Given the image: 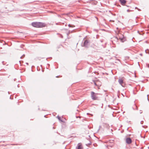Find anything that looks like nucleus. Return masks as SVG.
I'll return each mask as SVG.
<instances>
[{"label": "nucleus", "instance_id": "nucleus-16", "mask_svg": "<svg viewBox=\"0 0 149 149\" xmlns=\"http://www.w3.org/2000/svg\"><path fill=\"white\" fill-rule=\"evenodd\" d=\"M145 52L146 53H147V50H145Z\"/></svg>", "mask_w": 149, "mask_h": 149}, {"label": "nucleus", "instance_id": "nucleus-10", "mask_svg": "<svg viewBox=\"0 0 149 149\" xmlns=\"http://www.w3.org/2000/svg\"><path fill=\"white\" fill-rule=\"evenodd\" d=\"M57 117H58V119L60 121H62V120H61V118L60 117V116H57Z\"/></svg>", "mask_w": 149, "mask_h": 149}, {"label": "nucleus", "instance_id": "nucleus-4", "mask_svg": "<svg viewBox=\"0 0 149 149\" xmlns=\"http://www.w3.org/2000/svg\"><path fill=\"white\" fill-rule=\"evenodd\" d=\"M83 45V44H82ZM89 45V41L87 40H84L82 46L84 47H88Z\"/></svg>", "mask_w": 149, "mask_h": 149}, {"label": "nucleus", "instance_id": "nucleus-18", "mask_svg": "<svg viewBox=\"0 0 149 149\" xmlns=\"http://www.w3.org/2000/svg\"><path fill=\"white\" fill-rule=\"evenodd\" d=\"M142 121L141 122V124H142V123H142Z\"/></svg>", "mask_w": 149, "mask_h": 149}, {"label": "nucleus", "instance_id": "nucleus-8", "mask_svg": "<svg viewBox=\"0 0 149 149\" xmlns=\"http://www.w3.org/2000/svg\"><path fill=\"white\" fill-rule=\"evenodd\" d=\"M119 1L122 5H124L126 2L125 0H119Z\"/></svg>", "mask_w": 149, "mask_h": 149}, {"label": "nucleus", "instance_id": "nucleus-19", "mask_svg": "<svg viewBox=\"0 0 149 149\" xmlns=\"http://www.w3.org/2000/svg\"><path fill=\"white\" fill-rule=\"evenodd\" d=\"M101 127V126H100L99 127H100H100Z\"/></svg>", "mask_w": 149, "mask_h": 149}, {"label": "nucleus", "instance_id": "nucleus-9", "mask_svg": "<svg viewBox=\"0 0 149 149\" xmlns=\"http://www.w3.org/2000/svg\"><path fill=\"white\" fill-rule=\"evenodd\" d=\"M91 143L90 141H89V143L86 144L87 146H88L89 145L91 144Z\"/></svg>", "mask_w": 149, "mask_h": 149}, {"label": "nucleus", "instance_id": "nucleus-13", "mask_svg": "<svg viewBox=\"0 0 149 149\" xmlns=\"http://www.w3.org/2000/svg\"><path fill=\"white\" fill-rule=\"evenodd\" d=\"M68 26L70 27H72V26L70 24L68 25Z\"/></svg>", "mask_w": 149, "mask_h": 149}, {"label": "nucleus", "instance_id": "nucleus-14", "mask_svg": "<svg viewBox=\"0 0 149 149\" xmlns=\"http://www.w3.org/2000/svg\"><path fill=\"white\" fill-rule=\"evenodd\" d=\"M127 12H129L130 11V10H129L128 9L127 10Z\"/></svg>", "mask_w": 149, "mask_h": 149}, {"label": "nucleus", "instance_id": "nucleus-3", "mask_svg": "<svg viewBox=\"0 0 149 149\" xmlns=\"http://www.w3.org/2000/svg\"><path fill=\"white\" fill-rule=\"evenodd\" d=\"M99 94V93H96L93 91H91V97L93 100H98L99 98L97 95Z\"/></svg>", "mask_w": 149, "mask_h": 149}, {"label": "nucleus", "instance_id": "nucleus-7", "mask_svg": "<svg viewBox=\"0 0 149 149\" xmlns=\"http://www.w3.org/2000/svg\"><path fill=\"white\" fill-rule=\"evenodd\" d=\"M76 149H83V148L81 143H79L76 147Z\"/></svg>", "mask_w": 149, "mask_h": 149}, {"label": "nucleus", "instance_id": "nucleus-2", "mask_svg": "<svg viewBox=\"0 0 149 149\" xmlns=\"http://www.w3.org/2000/svg\"><path fill=\"white\" fill-rule=\"evenodd\" d=\"M115 39L117 40L119 39L122 42H124L126 40L125 38L124 37L123 35L120 33L118 34V36L115 38Z\"/></svg>", "mask_w": 149, "mask_h": 149}, {"label": "nucleus", "instance_id": "nucleus-15", "mask_svg": "<svg viewBox=\"0 0 149 149\" xmlns=\"http://www.w3.org/2000/svg\"><path fill=\"white\" fill-rule=\"evenodd\" d=\"M109 21H110V22H114V21L112 20H109Z\"/></svg>", "mask_w": 149, "mask_h": 149}, {"label": "nucleus", "instance_id": "nucleus-6", "mask_svg": "<svg viewBox=\"0 0 149 149\" xmlns=\"http://www.w3.org/2000/svg\"><path fill=\"white\" fill-rule=\"evenodd\" d=\"M126 143L128 144H130L132 142L131 139L130 138H127L126 139Z\"/></svg>", "mask_w": 149, "mask_h": 149}, {"label": "nucleus", "instance_id": "nucleus-1", "mask_svg": "<svg viewBox=\"0 0 149 149\" xmlns=\"http://www.w3.org/2000/svg\"><path fill=\"white\" fill-rule=\"evenodd\" d=\"M32 25L36 28H42L45 26V24L44 23L40 22H32Z\"/></svg>", "mask_w": 149, "mask_h": 149}, {"label": "nucleus", "instance_id": "nucleus-5", "mask_svg": "<svg viewBox=\"0 0 149 149\" xmlns=\"http://www.w3.org/2000/svg\"><path fill=\"white\" fill-rule=\"evenodd\" d=\"M118 82L119 84L123 87H124L125 86V84L123 82V80L121 79H119L118 81Z\"/></svg>", "mask_w": 149, "mask_h": 149}, {"label": "nucleus", "instance_id": "nucleus-12", "mask_svg": "<svg viewBox=\"0 0 149 149\" xmlns=\"http://www.w3.org/2000/svg\"><path fill=\"white\" fill-rule=\"evenodd\" d=\"M24 55H23L22 56H21V57H20V58H22V57H24Z\"/></svg>", "mask_w": 149, "mask_h": 149}, {"label": "nucleus", "instance_id": "nucleus-17", "mask_svg": "<svg viewBox=\"0 0 149 149\" xmlns=\"http://www.w3.org/2000/svg\"><path fill=\"white\" fill-rule=\"evenodd\" d=\"M142 121L141 122V124H142V123H142Z\"/></svg>", "mask_w": 149, "mask_h": 149}, {"label": "nucleus", "instance_id": "nucleus-11", "mask_svg": "<svg viewBox=\"0 0 149 149\" xmlns=\"http://www.w3.org/2000/svg\"><path fill=\"white\" fill-rule=\"evenodd\" d=\"M97 81L96 82H95L94 81V84H95V85L97 86Z\"/></svg>", "mask_w": 149, "mask_h": 149}]
</instances>
